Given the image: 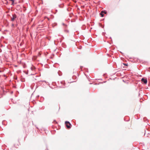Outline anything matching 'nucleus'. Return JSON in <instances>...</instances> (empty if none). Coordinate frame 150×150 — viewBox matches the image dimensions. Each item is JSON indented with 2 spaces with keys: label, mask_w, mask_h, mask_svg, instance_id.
Wrapping results in <instances>:
<instances>
[{
  "label": "nucleus",
  "mask_w": 150,
  "mask_h": 150,
  "mask_svg": "<svg viewBox=\"0 0 150 150\" xmlns=\"http://www.w3.org/2000/svg\"><path fill=\"white\" fill-rule=\"evenodd\" d=\"M47 18V19H48V20H49V18Z\"/></svg>",
  "instance_id": "7"
},
{
  "label": "nucleus",
  "mask_w": 150,
  "mask_h": 150,
  "mask_svg": "<svg viewBox=\"0 0 150 150\" xmlns=\"http://www.w3.org/2000/svg\"><path fill=\"white\" fill-rule=\"evenodd\" d=\"M142 81L144 82L145 84H146L147 83V80L146 79H144V78L142 79Z\"/></svg>",
  "instance_id": "3"
},
{
  "label": "nucleus",
  "mask_w": 150,
  "mask_h": 150,
  "mask_svg": "<svg viewBox=\"0 0 150 150\" xmlns=\"http://www.w3.org/2000/svg\"><path fill=\"white\" fill-rule=\"evenodd\" d=\"M12 25L13 26V24H12Z\"/></svg>",
  "instance_id": "8"
},
{
  "label": "nucleus",
  "mask_w": 150,
  "mask_h": 150,
  "mask_svg": "<svg viewBox=\"0 0 150 150\" xmlns=\"http://www.w3.org/2000/svg\"><path fill=\"white\" fill-rule=\"evenodd\" d=\"M104 12V11H102L101 13H100V14L101 15V16L102 17H103L104 16V14H103V13Z\"/></svg>",
  "instance_id": "4"
},
{
  "label": "nucleus",
  "mask_w": 150,
  "mask_h": 150,
  "mask_svg": "<svg viewBox=\"0 0 150 150\" xmlns=\"http://www.w3.org/2000/svg\"><path fill=\"white\" fill-rule=\"evenodd\" d=\"M103 13H104L105 14H106L107 12L105 11H104Z\"/></svg>",
  "instance_id": "5"
},
{
  "label": "nucleus",
  "mask_w": 150,
  "mask_h": 150,
  "mask_svg": "<svg viewBox=\"0 0 150 150\" xmlns=\"http://www.w3.org/2000/svg\"><path fill=\"white\" fill-rule=\"evenodd\" d=\"M16 17V16L15 14L13 15L12 17H11V21H14Z\"/></svg>",
  "instance_id": "2"
},
{
  "label": "nucleus",
  "mask_w": 150,
  "mask_h": 150,
  "mask_svg": "<svg viewBox=\"0 0 150 150\" xmlns=\"http://www.w3.org/2000/svg\"><path fill=\"white\" fill-rule=\"evenodd\" d=\"M65 124L66 125V126L67 128L69 129L71 128L70 125H71L69 122L66 121L65 122Z\"/></svg>",
  "instance_id": "1"
},
{
  "label": "nucleus",
  "mask_w": 150,
  "mask_h": 150,
  "mask_svg": "<svg viewBox=\"0 0 150 150\" xmlns=\"http://www.w3.org/2000/svg\"><path fill=\"white\" fill-rule=\"evenodd\" d=\"M123 64L125 65H126V66H127V65L126 64Z\"/></svg>",
  "instance_id": "6"
}]
</instances>
